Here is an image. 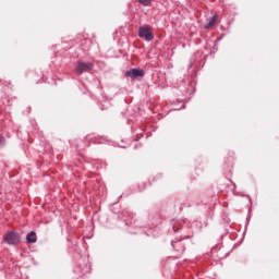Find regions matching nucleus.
Here are the masks:
<instances>
[{"label":"nucleus","mask_w":279,"mask_h":279,"mask_svg":"<svg viewBox=\"0 0 279 279\" xmlns=\"http://www.w3.org/2000/svg\"><path fill=\"white\" fill-rule=\"evenodd\" d=\"M26 241H27V243H36V241H37L36 232L31 231L29 233H27Z\"/></svg>","instance_id":"obj_7"},{"label":"nucleus","mask_w":279,"mask_h":279,"mask_svg":"<svg viewBox=\"0 0 279 279\" xmlns=\"http://www.w3.org/2000/svg\"><path fill=\"white\" fill-rule=\"evenodd\" d=\"M171 245L174 252L178 253L177 258H180V256L184 254V250H186V247L184 246V242H182V240L172 241Z\"/></svg>","instance_id":"obj_3"},{"label":"nucleus","mask_w":279,"mask_h":279,"mask_svg":"<svg viewBox=\"0 0 279 279\" xmlns=\"http://www.w3.org/2000/svg\"><path fill=\"white\" fill-rule=\"evenodd\" d=\"M145 72L141 69H131L126 71V77H131L132 80H136L138 77H144Z\"/></svg>","instance_id":"obj_5"},{"label":"nucleus","mask_w":279,"mask_h":279,"mask_svg":"<svg viewBox=\"0 0 279 279\" xmlns=\"http://www.w3.org/2000/svg\"><path fill=\"white\" fill-rule=\"evenodd\" d=\"M3 241L8 245H19L21 243V235L14 231H9L3 235Z\"/></svg>","instance_id":"obj_1"},{"label":"nucleus","mask_w":279,"mask_h":279,"mask_svg":"<svg viewBox=\"0 0 279 279\" xmlns=\"http://www.w3.org/2000/svg\"><path fill=\"white\" fill-rule=\"evenodd\" d=\"M138 36L140 38H145V40H147L148 43L151 41V39L154 38V34H151V29H149V27H143V26L138 28Z\"/></svg>","instance_id":"obj_4"},{"label":"nucleus","mask_w":279,"mask_h":279,"mask_svg":"<svg viewBox=\"0 0 279 279\" xmlns=\"http://www.w3.org/2000/svg\"><path fill=\"white\" fill-rule=\"evenodd\" d=\"M138 3L145 8H149V5H151V0H138Z\"/></svg>","instance_id":"obj_8"},{"label":"nucleus","mask_w":279,"mask_h":279,"mask_svg":"<svg viewBox=\"0 0 279 279\" xmlns=\"http://www.w3.org/2000/svg\"><path fill=\"white\" fill-rule=\"evenodd\" d=\"M217 19H218L217 15L211 16V17L208 20L207 24L205 25V29H210V27H214V26H215V23H217Z\"/></svg>","instance_id":"obj_6"},{"label":"nucleus","mask_w":279,"mask_h":279,"mask_svg":"<svg viewBox=\"0 0 279 279\" xmlns=\"http://www.w3.org/2000/svg\"><path fill=\"white\" fill-rule=\"evenodd\" d=\"M93 69H95V64H93V62L78 61L75 65V72L78 73V75L93 71Z\"/></svg>","instance_id":"obj_2"},{"label":"nucleus","mask_w":279,"mask_h":279,"mask_svg":"<svg viewBox=\"0 0 279 279\" xmlns=\"http://www.w3.org/2000/svg\"><path fill=\"white\" fill-rule=\"evenodd\" d=\"M173 230H174V232H178V230L175 229V227H173Z\"/></svg>","instance_id":"obj_9"}]
</instances>
